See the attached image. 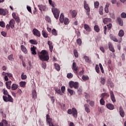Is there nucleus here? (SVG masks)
<instances>
[{
    "label": "nucleus",
    "instance_id": "obj_1",
    "mask_svg": "<svg viewBox=\"0 0 126 126\" xmlns=\"http://www.w3.org/2000/svg\"><path fill=\"white\" fill-rule=\"evenodd\" d=\"M41 55L39 56V58L42 62H48V60H49L50 57L49 56V53L46 50H42L40 52Z\"/></svg>",
    "mask_w": 126,
    "mask_h": 126
},
{
    "label": "nucleus",
    "instance_id": "obj_2",
    "mask_svg": "<svg viewBox=\"0 0 126 126\" xmlns=\"http://www.w3.org/2000/svg\"><path fill=\"white\" fill-rule=\"evenodd\" d=\"M52 11L54 15V17L56 18V19H59L60 16V11L59 9L53 7V8H52Z\"/></svg>",
    "mask_w": 126,
    "mask_h": 126
},
{
    "label": "nucleus",
    "instance_id": "obj_3",
    "mask_svg": "<svg viewBox=\"0 0 126 126\" xmlns=\"http://www.w3.org/2000/svg\"><path fill=\"white\" fill-rule=\"evenodd\" d=\"M70 88H74L77 89L79 87V84L77 82L70 81L69 83Z\"/></svg>",
    "mask_w": 126,
    "mask_h": 126
},
{
    "label": "nucleus",
    "instance_id": "obj_4",
    "mask_svg": "<svg viewBox=\"0 0 126 126\" xmlns=\"http://www.w3.org/2000/svg\"><path fill=\"white\" fill-rule=\"evenodd\" d=\"M84 7L87 11V15H90V7H89V5L88 4L86 0L84 1Z\"/></svg>",
    "mask_w": 126,
    "mask_h": 126
},
{
    "label": "nucleus",
    "instance_id": "obj_5",
    "mask_svg": "<svg viewBox=\"0 0 126 126\" xmlns=\"http://www.w3.org/2000/svg\"><path fill=\"white\" fill-rule=\"evenodd\" d=\"M7 96L3 95V100L4 102H10L11 103H13V98L11 97L10 95H8Z\"/></svg>",
    "mask_w": 126,
    "mask_h": 126
},
{
    "label": "nucleus",
    "instance_id": "obj_6",
    "mask_svg": "<svg viewBox=\"0 0 126 126\" xmlns=\"http://www.w3.org/2000/svg\"><path fill=\"white\" fill-rule=\"evenodd\" d=\"M52 119L50 118V115L49 114L46 115V122L47 123L49 124V126H52L54 125V124L52 123Z\"/></svg>",
    "mask_w": 126,
    "mask_h": 126
},
{
    "label": "nucleus",
    "instance_id": "obj_7",
    "mask_svg": "<svg viewBox=\"0 0 126 126\" xmlns=\"http://www.w3.org/2000/svg\"><path fill=\"white\" fill-rule=\"evenodd\" d=\"M72 69L73 70L74 73L77 74L78 72V67L76 66L75 62L73 63Z\"/></svg>",
    "mask_w": 126,
    "mask_h": 126
},
{
    "label": "nucleus",
    "instance_id": "obj_8",
    "mask_svg": "<svg viewBox=\"0 0 126 126\" xmlns=\"http://www.w3.org/2000/svg\"><path fill=\"white\" fill-rule=\"evenodd\" d=\"M8 13V10L6 9L0 8V15L5 16Z\"/></svg>",
    "mask_w": 126,
    "mask_h": 126
},
{
    "label": "nucleus",
    "instance_id": "obj_9",
    "mask_svg": "<svg viewBox=\"0 0 126 126\" xmlns=\"http://www.w3.org/2000/svg\"><path fill=\"white\" fill-rule=\"evenodd\" d=\"M33 34L34 36H37V37H41V33L40 31L36 29L33 30Z\"/></svg>",
    "mask_w": 126,
    "mask_h": 126
},
{
    "label": "nucleus",
    "instance_id": "obj_10",
    "mask_svg": "<svg viewBox=\"0 0 126 126\" xmlns=\"http://www.w3.org/2000/svg\"><path fill=\"white\" fill-rule=\"evenodd\" d=\"M110 98L113 103H115L116 102V97H115V94H114V92L112 91H110Z\"/></svg>",
    "mask_w": 126,
    "mask_h": 126
},
{
    "label": "nucleus",
    "instance_id": "obj_11",
    "mask_svg": "<svg viewBox=\"0 0 126 126\" xmlns=\"http://www.w3.org/2000/svg\"><path fill=\"white\" fill-rule=\"evenodd\" d=\"M72 115L74 118H75V119L77 118V110H76V108H72Z\"/></svg>",
    "mask_w": 126,
    "mask_h": 126
},
{
    "label": "nucleus",
    "instance_id": "obj_12",
    "mask_svg": "<svg viewBox=\"0 0 126 126\" xmlns=\"http://www.w3.org/2000/svg\"><path fill=\"white\" fill-rule=\"evenodd\" d=\"M47 44L49 45V50L51 53H52L54 49V46H53V42H52V41H47Z\"/></svg>",
    "mask_w": 126,
    "mask_h": 126
},
{
    "label": "nucleus",
    "instance_id": "obj_13",
    "mask_svg": "<svg viewBox=\"0 0 126 126\" xmlns=\"http://www.w3.org/2000/svg\"><path fill=\"white\" fill-rule=\"evenodd\" d=\"M69 13L71 14V15H72V17H73V18L76 17V14H77V12H76V11L75 10H73L72 9H71L69 11Z\"/></svg>",
    "mask_w": 126,
    "mask_h": 126
},
{
    "label": "nucleus",
    "instance_id": "obj_14",
    "mask_svg": "<svg viewBox=\"0 0 126 126\" xmlns=\"http://www.w3.org/2000/svg\"><path fill=\"white\" fill-rule=\"evenodd\" d=\"M85 107V111L88 114H89L90 113V106L88 104H85L84 105Z\"/></svg>",
    "mask_w": 126,
    "mask_h": 126
},
{
    "label": "nucleus",
    "instance_id": "obj_15",
    "mask_svg": "<svg viewBox=\"0 0 126 126\" xmlns=\"http://www.w3.org/2000/svg\"><path fill=\"white\" fill-rule=\"evenodd\" d=\"M108 48L109 49V51H111V52H112V53H115V48H114V47L113 46V44H112V43H108Z\"/></svg>",
    "mask_w": 126,
    "mask_h": 126
},
{
    "label": "nucleus",
    "instance_id": "obj_16",
    "mask_svg": "<svg viewBox=\"0 0 126 126\" xmlns=\"http://www.w3.org/2000/svg\"><path fill=\"white\" fill-rule=\"evenodd\" d=\"M119 113L121 117L122 118L125 117V111H124V109H123V107L122 106L119 107Z\"/></svg>",
    "mask_w": 126,
    "mask_h": 126
},
{
    "label": "nucleus",
    "instance_id": "obj_17",
    "mask_svg": "<svg viewBox=\"0 0 126 126\" xmlns=\"http://www.w3.org/2000/svg\"><path fill=\"white\" fill-rule=\"evenodd\" d=\"M117 22L119 23L120 26H123V25H124V21H123V19L120 17H118L117 18Z\"/></svg>",
    "mask_w": 126,
    "mask_h": 126
},
{
    "label": "nucleus",
    "instance_id": "obj_18",
    "mask_svg": "<svg viewBox=\"0 0 126 126\" xmlns=\"http://www.w3.org/2000/svg\"><path fill=\"white\" fill-rule=\"evenodd\" d=\"M11 83H12V82L11 81H7L5 82V85L7 89H11Z\"/></svg>",
    "mask_w": 126,
    "mask_h": 126
},
{
    "label": "nucleus",
    "instance_id": "obj_19",
    "mask_svg": "<svg viewBox=\"0 0 126 126\" xmlns=\"http://www.w3.org/2000/svg\"><path fill=\"white\" fill-rule=\"evenodd\" d=\"M14 24H15V21L13 19H11L9 23V25H10V27H11L12 29L14 28Z\"/></svg>",
    "mask_w": 126,
    "mask_h": 126
},
{
    "label": "nucleus",
    "instance_id": "obj_20",
    "mask_svg": "<svg viewBox=\"0 0 126 126\" xmlns=\"http://www.w3.org/2000/svg\"><path fill=\"white\" fill-rule=\"evenodd\" d=\"M84 28L86 31H87V32H91V28L89 26V25L87 24H84Z\"/></svg>",
    "mask_w": 126,
    "mask_h": 126
},
{
    "label": "nucleus",
    "instance_id": "obj_21",
    "mask_svg": "<svg viewBox=\"0 0 126 126\" xmlns=\"http://www.w3.org/2000/svg\"><path fill=\"white\" fill-rule=\"evenodd\" d=\"M106 108H107V109H109V110H114V105L111 103H108L106 104Z\"/></svg>",
    "mask_w": 126,
    "mask_h": 126
},
{
    "label": "nucleus",
    "instance_id": "obj_22",
    "mask_svg": "<svg viewBox=\"0 0 126 126\" xmlns=\"http://www.w3.org/2000/svg\"><path fill=\"white\" fill-rule=\"evenodd\" d=\"M38 7H39V9L40 10V11H42V9L43 10V11H45L46 10V6L44 5L39 4L38 5Z\"/></svg>",
    "mask_w": 126,
    "mask_h": 126
},
{
    "label": "nucleus",
    "instance_id": "obj_23",
    "mask_svg": "<svg viewBox=\"0 0 126 126\" xmlns=\"http://www.w3.org/2000/svg\"><path fill=\"white\" fill-rule=\"evenodd\" d=\"M109 6H110V3H106L104 8V11L106 13H109Z\"/></svg>",
    "mask_w": 126,
    "mask_h": 126
},
{
    "label": "nucleus",
    "instance_id": "obj_24",
    "mask_svg": "<svg viewBox=\"0 0 126 126\" xmlns=\"http://www.w3.org/2000/svg\"><path fill=\"white\" fill-rule=\"evenodd\" d=\"M36 47H35L34 46H32V47L31 48V52H32V55H36L37 54V53H36Z\"/></svg>",
    "mask_w": 126,
    "mask_h": 126
},
{
    "label": "nucleus",
    "instance_id": "obj_25",
    "mask_svg": "<svg viewBox=\"0 0 126 126\" xmlns=\"http://www.w3.org/2000/svg\"><path fill=\"white\" fill-rule=\"evenodd\" d=\"M111 20L110 18H105L103 20V22L104 24H107L109 22H111Z\"/></svg>",
    "mask_w": 126,
    "mask_h": 126
},
{
    "label": "nucleus",
    "instance_id": "obj_26",
    "mask_svg": "<svg viewBox=\"0 0 126 126\" xmlns=\"http://www.w3.org/2000/svg\"><path fill=\"white\" fill-rule=\"evenodd\" d=\"M21 48L22 52H23L24 54H27L28 51H27V49H26V47H25L24 45H21Z\"/></svg>",
    "mask_w": 126,
    "mask_h": 126
},
{
    "label": "nucleus",
    "instance_id": "obj_27",
    "mask_svg": "<svg viewBox=\"0 0 126 126\" xmlns=\"http://www.w3.org/2000/svg\"><path fill=\"white\" fill-rule=\"evenodd\" d=\"M54 66L56 70H57V71H60L61 70V66H60V64L57 63H55Z\"/></svg>",
    "mask_w": 126,
    "mask_h": 126
},
{
    "label": "nucleus",
    "instance_id": "obj_28",
    "mask_svg": "<svg viewBox=\"0 0 126 126\" xmlns=\"http://www.w3.org/2000/svg\"><path fill=\"white\" fill-rule=\"evenodd\" d=\"M64 15H63V14L62 13L60 17V21L61 22V23H63V21H64Z\"/></svg>",
    "mask_w": 126,
    "mask_h": 126
},
{
    "label": "nucleus",
    "instance_id": "obj_29",
    "mask_svg": "<svg viewBox=\"0 0 126 126\" xmlns=\"http://www.w3.org/2000/svg\"><path fill=\"white\" fill-rule=\"evenodd\" d=\"M84 59L85 60L86 63H91V60L88 56H85L84 57Z\"/></svg>",
    "mask_w": 126,
    "mask_h": 126
},
{
    "label": "nucleus",
    "instance_id": "obj_30",
    "mask_svg": "<svg viewBox=\"0 0 126 126\" xmlns=\"http://www.w3.org/2000/svg\"><path fill=\"white\" fill-rule=\"evenodd\" d=\"M54 90L57 93L60 94V95H63V93L62 92V91H61V89H59L58 88H55Z\"/></svg>",
    "mask_w": 126,
    "mask_h": 126
},
{
    "label": "nucleus",
    "instance_id": "obj_31",
    "mask_svg": "<svg viewBox=\"0 0 126 126\" xmlns=\"http://www.w3.org/2000/svg\"><path fill=\"white\" fill-rule=\"evenodd\" d=\"M124 35H125V32L123 30H121L118 33V36L119 37H123Z\"/></svg>",
    "mask_w": 126,
    "mask_h": 126
},
{
    "label": "nucleus",
    "instance_id": "obj_32",
    "mask_svg": "<svg viewBox=\"0 0 126 126\" xmlns=\"http://www.w3.org/2000/svg\"><path fill=\"white\" fill-rule=\"evenodd\" d=\"M17 88H18V85H17L16 84H13L12 85L11 89L12 90H16V89H17Z\"/></svg>",
    "mask_w": 126,
    "mask_h": 126
},
{
    "label": "nucleus",
    "instance_id": "obj_33",
    "mask_svg": "<svg viewBox=\"0 0 126 126\" xmlns=\"http://www.w3.org/2000/svg\"><path fill=\"white\" fill-rule=\"evenodd\" d=\"M32 98L33 99L37 98V92H36V90L32 91Z\"/></svg>",
    "mask_w": 126,
    "mask_h": 126
},
{
    "label": "nucleus",
    "instance_id": "obj_34",
    "mask_svg": "<svg viewBox=\"0 0 126 126\" xmlns=\"http://www.w3.org/2000/svg\"><path fill=\"white\" fill-rule=\"evenodd\" d=\"M100 83L102 84V85H105V84L106 83V79L101 77L100 78Z\"/></svg>",
    "mask_w": 126,
    "mask_h": 126
},
{
    "label": "nucleus",
    "instance_id": "obj_35",
    "mask_svg": "<svg viewBox=\"0 0 126 126\" xmlns=\"http://www.w3.org/2000/svg\"><path fill=\"white\" fill-rule=\"evenodd\" d=\"M30 43L32 44V45H37V44H38V41L36 40L31 39L30 40Z\"/></svg>",
    "mask_w": 126,
    "mask_h": 126
},
{
    "label": "nucleus",
    "instance_id": "obj_36",
    "mask_svg": "<svg viewBox=\"0 0 126 126\" xmlns=\"http://www.w3.org/2000/svg\"><path fill=\"white\" fill-rule=\"evenodd\" d=\"M110 39L112 40V41H114V42H118V39L116 38V36L114 35H110Z\"/></svg>",
    "mask_w": 126,
    "mask_h": 126
},
{
    "label": "nucleus",
    "instance_id": "obj_37",
    "mask_svg": "<svg viewBox=\"0 0 126 126\" xmlns=\"http://www.w3.org/2000/svg\"><path fill=\"white\" fill-rule=\"evenodd\" d=\"M51 33L54 36H58V32H57V30L55 29L52 30Z\"/></svg>",
    "mask_w": 126,
    "mask_h": 126
},
{
    "label": "nucleus",
    "instance_id": "obj_38",
    "mask_svg": "<svg viewBox=\"0 0 126 126\" xmlns=\"http://www.w3.org/2000/svg\"><path fill=\"white\" fill-rule=\"evenodd\" d=\"M105 96L110 97V94H109L106 93H102L101 94V98H103L104 99L105 98Z\"/></svg>",
    "mask_w": 126,
    "mask_h": 126
},
{
    "label": "nucleus",
    "instance_id": "obj_39",
    "mask_svg": "<svg viewBox=\"0 0 126 126\" xmlns=\"http://www.w3.org/2000/svg\"><path fill=\"white\" fill-rule=\"evenodd\" d=\"M42 34L44 38H48V33H47L45 31L43 30L42 31Z\"/></svg>",
    "mask_w": 126,
    "mask_h": 126
},
{
    "label": "nucleus",
    "instance_id": "obj_40",
    "mask_svg": "<svg viewBox=\"0 0 126 126\" xmlns=\"http://www.w3.org/2000/svg\"><path fill=\"white\" fill-rule=\"evenodd\" d=\"M94 30L95 31V32H99L100 31V29H99V26L98 25H96L94 27Z\"/></svg>",
    "mask_w": 126,
    "mask_h": 126
},
{
    "label": "nucleus",
    "instance_id": "obj_41",
    "mask_svg": "<svg viewBox=\"0 0 126 126\" xmlns=\"http://www.w3.org/2000/svg\"><path fill=\"white\" fill-rule=\"evenodd\" d=\"M82 79H83L84 81H86V80H89V77H88V76L83 75L82 77Z\"/></svg>",
    "mask_w": 126,
    "mask_h": 126
},
{
    "label": "nucleus",
    "instance_id": "obj_42",
    "mask_svg": "<svg viewBox=\"0 0 126 126\" xmlns=\"http://www.w3.org/2000/svg\"><path fill=\"white\" fill-rule=\"evenodd\" d=\"M65 25H67L68 23H69V20H68V18H65V19H64V21L63 22Z\"/></svg>",
    "mask_w": 126,
    "mask_h": 126
},
{
    "label": "nucleus",
    "instance_id": "obj_43",
    "mask_svg": "<svg viewBox=\"0 0 126 126\" xmlns=\"http://www.w3.org/2000/svg\"><path fill=\"white\" fill-rule=\"evenodd\" d=\"M76 42L77 44L79 45V46H81L82 44V40L81 38H78V39H77Z\"/></svg>",
    "mask_w": 126,
    "mask_h": 126
},
{
    "label": "nucleus",
    "instance_id": "obj_44",
    "mask_svg": "<svg viewBox=\"0 0 126 126\" xmlns=\"http://www.w3.org/2000/svg\"><path fill=\"white\" fill-rule=\"evenodd\" d=\"M26 85V82H20V86L21 87H25V86Z\"/></svg>",
    "mask_w": 126,
    "mask_h": 126
},
{
    "label": "nucleus",
    "instance_id": "obj_45",
    "mask_svg": "<svg viewBox=\"0 0 126 126\" xmlns=\"http://www.w3.org/2000/svg\"><path fill=\"white\" fill-rule=\"evenodd\" d=\"M99 103L100 105H102V106H104L105 105V100H104V98L103 97H101L99 101Z\"/></svg>",
    "mask_w": 126,
    "mask_h": 126
},
{
    "label": "nucleus",
    "instance_id": "obj_46",
    "mask_svg": "<svg viewBox=\"0 0 126 126\" xmlns=\"http://www.w3.org/2000/svg\"><path fill=\"white\" fill-rule=\"evenodd\" d=\"M49 3L50 4V5H52L53 7H55V6H56V4L55 2H53L52 0H49Z\"/></svg>",
    "mask_w": 126,
    "mask_h": 126
},
{
    "label": "nucleus",
    "instance_id": "obj_47",
    "mask_svg": "<svg viewBox=\"0 0 126 126\" xmlns=\"http://www.w3.org/2000/svg\"><path fill=\"white\" fill-rule=\"evenodd\" d=\"M73 53L74 57H75L76 58H78V52H77V50L74 49L73 51Z\"/></svg>",
    "mask_w": 126,
    "mask_h": 126
},
{
    "label": "nucleus",
    "instance_id": "obj_48",
    "mask_svg": "<svg viewBox=\"0 0 126 126\" xmlns=\"http://www.w3.org/2000/svg\"><path fill=\"white\" fill-rule=\"evenodd\" d=\"M99 2L98 1H96L94 2V5L95 8H98L99 7Z\"/></svg>",
    "mask_w": 126,
    "mask_h": 126
},
{
    "label": "nucleus",
    "instance_id": "obj_49",
    "mask_svg": "<svg viewBox=\"0 0 126 126\" xmlns=\"http://www.w3.org/2000/svg\"><path fill=\"white\" fill-rule=\"evenodd\" d=\"M67 77L70 79V78H72V77H73V74H72V73H68L67 74Z\"/></svg>",
    "mask_w": 126,
    "mask_h": 126
},
{
    "label": "nucleus",
    "instance_id": "obj_50",
    "mask_svg": "<svg viewBox=\"0 0 126 126\" xmlns=\"http://www.w3.org/2000/svg\"><path fill=\"white\" fill-rule=\"evenodd\" d=\"M21 78L23 80H24L27 78V76L26 75H24V72H23L21 74Z\"/></svg>",
    "mask_w": 126,
    "mask_h": 126
},
{
    "label": "nucleus",
    "instance_id": "obj_51",
    "mask_svg": "<svg viewBox=\"0 0 126 126\" xmlns=\"http://www.w3.org/2000/svg\"><path fill=\"white\" fill-rule=\"evenodd\" d=\"M2 123L5 125V126H10V124H8V123H7V121L5 120H2Z\"/></svg>",
    "mask_w": 126,
    "mask_h": 126
},
{
    "label": "nucleus",
    "instance_id": "obj_52",
    "mask_svg": "<svg viewBox=\"0 0 126 126\" xmlns=\"http://www.w3.org/2000/svg\"><path fill=\"white\" fill-rule=\"evenodd\" d=\"M103 6L100 7L99 9V12L100 15H103Z\"/></svg>",
    "mask_w": 126,
    "mask_h": 126
},
{
    "label": "nucleus",
    "instance_id": "obj_53",
    "mask_svg": "<svg viewBox=\"0 0 126 126\" xmlns=\"http://www.w3.org/2000/svg\"><path fill=\"white\" fill-rule=\"evenodd\" d=\"M0 26L1 27H2L3 28H4L5 27V23L3 21L0 22Z\"/></svg>",
    "mask_w": 126,
    "mask_h": 126
},
{
    "label": "nucleus",
    "instance_id": "obj_54",
    "mask_svg": "<svg viewBox=\"0 0 126 126\" xmlns=\"http://www.w3.org/2000/svg\"><path fill=\"white\" fill-rule=\"evenodd\" d=\"M99 65L98 64H96L95 67V70L96 71V72H97V73H99L100 70H99Z\"/></svg>",
    "mask_w": 126,
    "mask_h": 126
},
{
    "label": "nucleus",
    "instance_id": "obj_55",
    "mask_svg": "<svg viewBox=\"0 0 126 126\" xmlns=\"http://www.w3.org/2000/svg\"><path fill=\"white\" fill-rule=\"evenodd\" d=\"M67 91L70 93V95H73V93H74V91L70 89H67Z\"/></svg>",
    "mask_w": 126,
    "mask_h": 126
},
{
    "label": "nucleus",
    "instance_id": "obj_56",
    "mask_svg": "<svg viewBox=\"0 0 126 126\" xmlns=\"http://www.w3.org/2000/svg\"><path fill=\"white\" fill-rule=\"evenodd\" d=\"M41 66L42 68H44V69H45L46 67H47V64L46 63L42 62L41 63Z\"/></svg>",
    "mask_w": 126,
    "mask_h": 126
},
{
    "label": "nucleus",
    "instance_id": "obj_57",
    "mask_svg": "<svg viewBox=\"0 0 126 126\" xmlns=\"http://www.w3.org/2000/svg\"><path fill=\"white\" fill-rule=\"evenodd\" d=\"M3 93L4 94V95H5V96H8V95H9L8 94V92H7V90H5L4 89H3Z\"/></svg>",
    "mask_w": 126,
    "mask_h": 126
},
{
    "label": "nucleus",
    "instance_id": "obj_58",
    "mask_svg": "<svg viewBox=\"0 0 126 126\" xmlns=\"http://www.w3.org/2000/svg\"><path fill=\"white\" fill-rule=\"evenodd\" d=\"M45 20L47 21L49 23H51V18L49 16H46L45 17Z\"/></svg>",
    "mask_w": 126,
    "mask_h": 126
},
{
    "label": "nucleus",
    "instance_id": "obj_59",
    "mask_svg": "<svg viewBox=\"0 0 126 126\" xmlns=\"http://www.w3.org/2000/svg\"><path fill=\"white\" fill-rule=\"evenodd\" d=\"M99 67L101 70L102 73H104V69L103 68V66L101 63H99Z\"/></svg>",
    "mask_w": 126,
    "mask_h": 126
},
{
    "label": "nucleus",
    "instance_id": "obj_60",
    "mask_svg": "<svg viewBox=\"0 0 126 126\" xmlns=\"http://www.w3.org/2000/svg\"><path fill=\"white\" fill-rule=\"evenodd\" d=\"M65 91V87L64 86H63L61 87V92H62V94H63V93H64Z\"/></svg>",
    "mask_w": 126,
    "mask_h": 126
},
{
    "label": "nucleus",
    "instance_id": "obj_61",
    "mask_svg": "<svg viewBox=\"0 0 126 126\" xmlns=\"http://www.w3.org/2000/svg\"><path fill=\"white\" fill-rule=\"evenodd\" d=\"M89 105L91 107H94V105H95V102H94L93 101H91L89 102Z\"/></svg>",
    "mask_w": 126,
    "mask_h": 126
},
{
    "label": "nucleus",
    "instance_id": "obj_62",
    "mask_svg": "<svg viewBox=\"0 0 126 126\" xmlns=\"http://www.w3.org/2000/svg\"><path fill=\"white\" fill-rule=\"evenodd\" d=\"M8 59L9 61H13V55L11 54L9 56H8Z\"/></svg>",
    "mask_w": 126,
    "mask_h": 126
},
{
    "label": "nucleus",
    "instance_id": "obj_63",
    "mask_svg": "<svg viewBox=\"0 0 126 126\" xmlns=\"http://www.w3.org/2000/svg\"><path fill=\"white\" fill-rule=\"evenodd\" d=\"M27 9H28L29 12H30L32 14V10L31 9V7L29 6H27Z\"/></svg>",
    "mask_w": 126,
    "mask_h": 126
},
{
    "label": "nucleus",
    "instance_id": "obj_64",
    "mask_svg": "<svg viewBox=\"0 0 126 126\" xmlns=\"http://www.w3.org/2000/svg\"><path fill=\"white\" fill-rule=\"evenodd\" d=\"M121 16L122 18H126V13L125 12H123L121 14Z\"/></svg>",
    "mask_w": 126,
    "mask_h": 126
}]
</instances>
